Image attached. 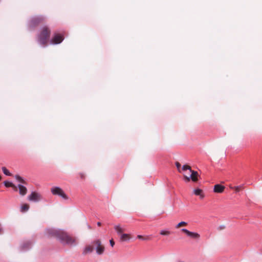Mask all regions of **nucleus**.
Returning a JSON list of instances; mask_svg holds the SVG:
<instances>
[{
	"label": "nucleus",
	"instance_id": "14",
	"mask_svg": "<svg viewBox=\"0 0 262 262\" xmlns=\"http://www.w3.org/2000/svg\"><path fill=\"white\" fill-rule=\"evenodd\" d=\"M194 193L196 195H199L201 199L204 198V195L203 193V191L200 189H195L193 191Z\"/></svg>",
	"mask_w": 262,
	"mask_h": 262
},
{
	"label": "nucleus",
	"instance_id": "24",
	"mask_svg": "<svg viewBox=\"0 0 262 262\" xmlns=\"http://www.w3.org/2000/svg\"><path fill=\"white\" fill-rule=\"evenodd\" d=\"M176 166H177L178 171L179 172H181V170H180L181 164L179 162H176Z\"/></svg>",
	"mask_w": 262,
	"mask_h": 262
},
{
	"label": "nucleus",
	"instance_id": "1",
	"mask_svg": "<svg viewBox=\"0 0 262 262\" xmlns=\"http://www.w3.org/2000/svg\"><path fill=\"white\" fill-rule=\"evenodd\" d=\"M50 234L56 237L63 244L73 245L76 244V239L62 230H51Z\"/></svg>",
	"mask_w": 262,
	"mask_h": 262
},
{
	"label": "nucleus",
	"instance_id": "2",
	"mask_svg": "<svg viewBox=\"0 0 262 262\" xmlns=\"http://www.w3.org/2000/svg\"><path fill=\"white\" fill-rule=\"evenodd\" d=\"M51 34L50 29L47 26L43 27L38 35V41L42 46H47Z\"/></svg>",
	"mask_w": 262,
	"mask_h": 262
},
{
	"label": "nucleus",
	"instance_id": "29",
	"mask_svg": "<svg viewBox=\"0 0 262 262\" xmlns=\"http://www.w3.org/2000/svg\"><path fill=\"white\" fill-rule=\"evenodd\" d=\"M1 179H2V177H1V176H0V181L1 180Z\"/></svg>",
	"mask_w": 262,
	"mask_h": 262
},
{
	"label": "nucleus",
	"instance_id": "26",
	"mask_svg": "<svg viewBox=\"0 0 262 262\" xmlns=\"http://www.w3.org/2000/svg\"><path fill=\"white\" fill-rule=\"evenodd\" d=\"M110 243L112 247H113L114 245H115V242H114L113 239L110 240Z\"/></svg>",
	"mask_w": 262,
	"mask_h": 262
},
{
	"label": "nucleus",
	"instance_id": "23",
	"mask_svg": "<svg viewBox=\"0 0 262 262\" xmlns=\"http://www.w3.org/2000/svg\"><path fill=\"white\" fill-rule=\"evenodd\" d=\"M160 234L163 235H168L170 234V232L168 231H161L160 232Z\"/></svg>",
	"mask_w": 262,
	"mask_h": 262
},
{
	"label": "nucleus",
	"instance_id": "9",
	"mask_svg": "<svg viewBox=\"0 0 262 262\" xmlns=\"http://www.w3.org/2000/svg\"><path fill=\"white\" fill-rule=\"evenodd\" d=\"M225 186L220 185V184H216L214 186V192L216 193H222L225 190Z\"/></svg>",
	"mask_w": 262,
	"mask_h": 262
},
{
	"label": "nucleus",
	"instance_id": "4",
	"mask_svg": "<svg viewBox=\"0 0 262 262\" xmlns=\"http://www.w3.org/2000/svg\"><path fill=\"white\" fill-rule=\"evenodd\" d=\"M44 19L45 18L42 16L34 17L30 20L29 26L31 28L35 27L41 23Z\"/></svg>",
	"mask_w": 262,
	"mask_h": 262
},
{
	"label": "nucleus",
	"instance_id": "16",
	"mask_svg": "<svg viewBox=\"0 0 262 262\" xmlns=\"http://www.w3.org/2000/svg\"><path fill=\"white\" fill-rule=\"evenodd\" d=\"M130 235L128 234H122L120 237L121 241H126L130 239Z\"/></svg>",
	"mask_w": 262,
	"mask_h": 262
},
{
	"label": "nucleus",
	"instance_id": "22",
	"mask_svg": "<svg viewBox=\"0 0 262 262\" xmlns=\"http://www.w3.org/2000/svg\"><path fill=\"white\" fill-rule=\"evenodd\" d=\"M182 169H183V170H189V171H191V167L187 165H183V166L182 167Z\"/></svg>",
	"mask_w": 262,
	"mask_h": 262
},
{
	"label": "nucleus",
	"instance_id": "3",
	"mask_svg": "<svg viewBox=\"0 0 262 262\" xmlns=\"http://www.w3.org/2000/svg\"><path fill=\"white\" fill-rule=\"evenodd\" d=\"M51 191L53 195H58L64 200L69 199L68 195L64 193L63 190L59 187H53L51 189Z\"/></svg>",
	"mask_w": 262,
	"mask_h": 262
},
{
	"label": "nucleus",
	"instance_id": "30",
	"mask_svg": "<svg viewBox=\"0 0 262 262\" xmlns=\"http://www.w3.org/2000/svg\"><path fill=\"white\" fill-rule=\"evenodd\" d=\"M178 262H183V261H179Z\"/></svg>",
	"mask_w": 262,
	"mask_h": 262
},
{
	"label": "nucleus",
	"instance_id": "27",
	"mask_svg": "<svg viewBox=\"0 0 262 262\" xmlns=\"http://www.w3.org/2000/svg\"><path fill=\"white\" fill-rule=\"evenodd\" d=\"M137 237L139 239H143V237L142 235H139L137 236Z\"/></svg>",
	"mask_w": 262,
	"mask_h": 262
},
{
	"label": "nucleus",
	"instance_id": "21",
	"mask_svg": "<svg viewBox=\"0 0 262 262\" xmlns=\"http://www.w3.org/2000/svg\"><path fill=\"white\" fill-rule=\"evenodd\" d=\"M2 170L3 172L7 176H11V173L9 171V170L5 167H2Z\"/></svg>",
	"mask_w": 262,
	"mask_h": 262
},
{
	"label": "nucleus",
	"instance_id": "7",
	"mask_svg": "<svg viewBox=\"0 0 262 262\" xmlns=\"http://www.w3.org/2000/svg\"><path fill=\"white\" fill-rule=\"evenodd\" d=\"M63 40V36L58 33H55L50 40L51 44H59Z\"/></svg>",
	"mask_w": 262,
	"mask_h": 262
},
{
	"label": "nucleus",
	"instance_id": "25",
	"mask_svg": "<svg viewBox=\"0 0 262 262\" xmlns=\"http://www.w3.org/2000/svg\"><path fill=\"white\" fill-rule=\"evenodd\" d=\"M184 179H185V180L186 182H189V181H190V179H191V178H190V177H187V176H184Z\"/></svg>",
	"mask_w": 262,
	"mask_h": 262
},
{
	"label": "nucleus",
	"instance_id": "8",
	"mask_svg": "<svg viewBox=\"0 0 262 262\" xmlns=\"http://www.w3.org/2000/svg\"><path fill=\"white\" fill-rule=\"evenodd\" d=\"M182 231L186 233L188 236L193 238L199 239L200 237V234H198V233L189 231V230L186 229H182Z\"/></svg>",
	"mask_w": 262,
	"mask_h": 262
},
{
	"label": "nucleus",
	"instance_id": "13",
	"mask_svg": "<svg viewBox=\"0 0 262 262\" xmlns=\"http://www.w3.org/2000/svg\"><path fill=\"white\" fill-rule=\"evenodd\" d=\"M93 249H94V248H93V247L92 246H91V245H87L85 247V248H84V250L83 251V254L86 255L88 253H91V252H93Z\"/></svg>",
	"mask_w": 262,
	"mask_h": 262
},
{
	"label": "nucleus",
	"instance_id": "18",
	"mask_svg": "<svg viewBox=\"0 0 262 262\" xmlns=\"http://www.w3.org/2000/svg\"><path fill=\"white\" fill-rule=\"evenodd\" d=\"M115 229L118 234H121L124 230L119 225L115 226Z\"/></svg>",
	"mask_w": 262,
	"mask_h": 262
},
{
	"label": "nucleus",
	"instance_id": "20",
	"mask_svg": "<svg viewBox=\"0 0 262 262\" xmlns=\"http://www.w3.org/2000/svg\"><path fill=\"white\" fill-rule=\"evenodd\" d=\"M15 178L16 179L19 181V182L20 183H22L23 184H26V182H25V181L21 178L20 177V176H18V175H16L15 176Z\"/></svg>",
	"mask_w": 262,
	"mask_h": 262
},
{
	"label": "nucleus",
	"instance_id": "15",
	"mask_svg": "<svg viewBox=\"0 0 262 262\" xmlns=\"http://www.w3.org/2000/svg\"><path fill=\"white\" fill-rule=\"evenodd\" d=\"M4 185L6 187H12L14 189L17 190V187L12 183L8 181L4 182Z\"/></svg>",
	"mask_w": 262,
	"mask_h": 262
},
{
	"label": "nucleus",
	"instance_id": "10",
	"mask_svg": "<svg viewBox=\"0 0 262 262\" xmlns=\"http://www.w3.org/2000/svg\"><path fill=\"white\" fill-rule=\"evenodd\" d=\"M18 188L19 189V193L21 195L24 196L26 194L27 192V189L26 187L19 184L18 185Z\"/></svg>",
	"mask_w": 262,
	"mask_h": 262
},
{
	"label": "nucleus",
	"instance_id": "28",
	"mask_svg": "<svg viewBox=\"0 0 262 262\" xmlns=\"http://www.w3.org/2000/svg\"><path fill=\"white\" fill-rule=\"evenodd\" d=\"M97 225H98V226H100L101 225V223L100 222H98V223H97Z\"/></svg>",
	"mask_w": 262,
	"mask_h": 262
},
{
	"label": "nucleus",
	"instance_id": "17",
	"mask_svg": "<svg viewBox=\"0 0 262 262\" xmlns=\"http://www.w3.org/2000/svg\"><path fill=\"white\" fill-rule=\"evenodd\" d=\"M231 189H234L236 192H238L240 191L241 190L244 189V185H240L238 186H235V187H230Z\"/></svg>",
	"mask_w": 262,
	"mask_h": 262
},
{
	"label": "nucleus",
	"instance_id": "19",
	"mask_svg": "<svg viewBox=\"0 0 262 262\" xmlns=\"http://www.w3.org/2000/svg\"><path fill=\"white\" fill-rule=\"evenodd\" d=\"M187 225V223H186L185 222H181L176 225V228L177 229H178V228H181V227L186 226Z\"/></svg>",
	"mask_w": 262,
	"mask_h": 262
},
{
	"label": "nucleus",
	"instance_id": "11",
	"mask_svg": "<svg viewBox=\"0 0 262 262\" xmlns=\"http://www.w3.org/2000/svg\"><path fill=\"white\" fill-rule=\"evenodd\" d=\"M190 172L191 173L190 175V178L192 180L193 182H196L198 181V176H199L198 173L197 171L192 170L191 169V171H190Z\"/></svg>",
	"mask_w": 262,
	"mask_h": 262
},
{
	"label": "nucleus",
	"instance_id": "5",
	"mask_svg": "<svg viewBox=\"0 0 262 262\" xmlns=\"http://www.w3.org/2000/svg\"><path fill=\"white\" fill-rule=\"evenodd\" d=\"M93 244L96 246V252L98 254H102L104 251V247L102 245L100 240L97 239L94 241Z\"/></svg>",
	"mask_w": 262,
	"mask_h": 262
},
{
	"label": "nucleus",
	"instance_id": "12",
	"mask_svg": "<svg viewBox=\"0 0 262 262\" xmlns=\"http://www.w3.org/2000/svg\"><path fill=\"white\" fill-rule=\"evenodd\" d=\"M30 208V206L29 204L24 203L21 204L20 208V211L22 213H24L25 212H27L29 210Z\"/></svg>",
	"mask_w": 262,
	"mask_h": 262
},
{
	"label": "nucleus",
	"instance_id": "6",
	"mask_svg": "<svg viewBox=\"0 0 262 262\" xmlns=\"http://www.w3.org/2000/svg\"><path fill=\"white\" fill-rule=\"evenodd\" d=\"M41 199L42 196L41 194L35 191L32 192L28 196V200L32 202H38Z\"/></svg>",
	"mask_w": 262,
	"mask_h": 262
}]
</instances>
